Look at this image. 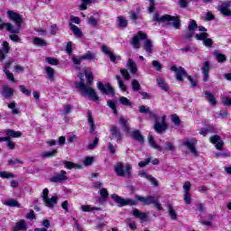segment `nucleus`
<instances>
[{"mask_svg":"<svg viewBox=\"0 0 231 231\" xmlns=\"http://www.w3.org/2000/svg\"><path fill=\"white\" fill-rule=\"evenodd\" d=\"M112 199L117 204V207L122 208L125 207L126 205H130L131 207L136 205L138 201L143 203V205L149 206V205H154L155 208L158 210H163V208L162 207V204L156 200V197L154 196H135V199H124L116 194L111 195Z\"/></svg>","mask_w":231,"mask_h":231,"instance_id":"nucleus-1","label":"nucleus"},{"mask_svg":"<svg viewBox=\"0 0 231 231\" xmlns=\"http://www.w3.org/2000/svg\"><path fill=\"white\" fill-rule=\"evenodd\" d=\"M78 77L79 78L80 82H76L75 87L77 89H79L81 91L82 97H89L91 100L94 102L98 101V95H97V91L93 89L92 88H89L86 86V79H84V73L79 72L78 74Z\"/></svg>","mask_w":231,"mask_h":231,"instance_id":"nucleus-2","label":"nucleus"},{"mask_svg":"<svg viewBox=\"0 0 231 231\" xmlns=\"http://www.w3.org/2000/svg\"><path fill=\"white\" fill-rule=\"evenodd\" d=\"M153 23H166V26H173L175 30L181 28V21L180 16H172L171 14H164L160 16V14L155 13L152 17Z\"/></svg>","mask_w":231,"mask_h":231,"instance_id":"nucleus-3","label":"nucleus"},{"mask_svg":"<svg viewBox=\"0 0 231 231\" xmlns=\"http://www.w3.org/2000/svg\"><path fill=\"white\" fill-rule=\"evenodd\" d=\"M171 71H174L176 79L179 82H183V77H186L188 80L191 84V88H196L198 86V79H194L188 73L187 70L183 67H178L176 65H172L171 68Z\"/></svg>","mask_w":231,"mask_h":231,"instance_id":"nucleus-4","label":"nucleus"},{"mask_svg":"<svg viewBox=\"0 0 231 231\" xmlns=\"http://www.w3.org/2000/svg\"><path fill=\"white\" fill-rule=\"evenodd\" d=\"M7 17L15 23V26L12 24L13 33H20L23 26V16L13 10H9L7 11Z\"/></svg>","mask_w":231,"mask_h":231,"instance_id":"nucleus-5","label":"nucleus"},{"mask_svg":"<svg viewBox=\"0 0 231 231\" xmlns=\"http://www.w3.org/2000/svg\"><path fill=\"white\" fill-rule=\"evenodd\" d=\"M148 115L150 116V120L154 121V130L156 133H163V131H167L168 125L167 122H165V119L167 118L166 116H162V121L161 124L156 113L150 111Z\"/></svg>","mask_w":231,"mask_h":231,"instance_id":"nucleus-6","label":"nucleus"},{"mask_svg":"<svg viewBox=\"0 0 231 231\" xmlns=\"http://www.w3.org/2000/svg\"><path fill=\"white\" fill-rule=\"evenodd\" d=\"M114 169H115V172L116 174V176H119L121 178L125 176V174L128 178H131V176H133V173L131 171H133V166H131V164L126 165L125 171L124 163L117 162Z\"/></svg>","mask_w":231,"mask_h":231,"instance_id":"nucleus-7","label":"nucleus"},{"mask_svg":"<svg viewBox=\"0 0 231 231\" xmlns=\"http://www.w3.org/2000/svg\"><path fill=\"white\" fill-rule=\"evenodd\" d=\"M68 172L64 170H61L59 172H54L53 176L49 178L50 183H64V181H68Z\"/></svg>","mask_w":231,"mask_h":231,"instance_id":"nucleus-8","label":"nucleus"},{"mask_svg":"<svg viewBox=\"0 0 231 231\" xmlns=\"http://www.w3.org/2000/svg\"><path fill=\"white\" fill-rule=\"evenodd\" d=\"M49 194L50 190L48 189H44L42 190L43 203L48 207V208H55V205L59 203V197H51V199H49Z\"/></svg>","mask_w":231,"mask_h":231,"instance_id":"nucleus-9","label":"nucleus"},{"mask_svg":"<svg viewBox=\"0 0 231 231\" xmlns=\"http://www.w3.org/2000/svg\"><path fill=\"white\" fill-rule=\"evenodd\" d=\"M109 131H110V140H116L117 143H120L122 140H124V135L122 134V132L120 131V128L115 125H109Z\"/></svg>","mask_w":231,"mask_h":231,"instance_id":"nucleus-10","label":"nucleus"},{"mask_svg":"<svg viewBox=\"0 0 231 231\" xmlns=\"http://www.w3.org/2000/svg\"><path fill=\"white\" fill-rule=\"evenodd\" d=\"M97 89L102 93V95H108L110 97H115V88L111 86V83H106L104 85L102 81L97 82Z\"/></svg>","mask_w":231,"mask_h":231,"instance_id":"nucleus-11","label":"nucleus"},{"mask_svg":"<svg viewBox=\"0 0 231 231\" xmlns=\"http://www.w3.org/2000/svg\"><path fill=\"white\" fill-rule=\"evenodd\" d=\"M196 143H198L196 139H187L183 142V145L189 149V152H191L195 158H198V156H199V152L196 148Z\"/></svg>","mask_w":231,"mask_h":231,"instance_id":"nucleus-12","label":"nucleus"},{"mask_svg":"<svg viewBox=\"0 0 231 231\" xmlns=\"http://www.w3.org/2000/svg\"><path fill=\"white\" fill-rule=\"evenodd\" d=\"M101 51H103V53L106 55L114 64H116L118 60H122V57L115 55V52H113V51L106 44L101 46Z\"/></svg>","mask_w":231,"mask_h":231,"instance_id":"nucleus-13","label":"nucleus"},{"mask_svg":"<svg viewBox=\"0 0 231 231\" xmlns=\"http://www.w3.org/2000/svg\"><path fill=\"white\" fill-rule=\"evenodd\" d=\"M195 39H197V41H202V42H203L204 46H206V48H212V44H214V42L212 41V39L208 38V32H202L200 34H196Z\"/></svg>","mask_w":231,"mask_h":231,"instance_id":"nucleus-14","label":"nucleus"},{"mask_svg":"<svg viewBox=\"0 0 231 231\" xmlns=\"http://www.w3.org/2000/svg\"><path fill=\"white\" fill-rule=\"evenodd\" d=\"M140 39L142 41H144L145 39H147V34L144 32H139L137 35L133 37L131 42L134 48H135L136 50H139L140 48Z\"/></svg>","mask_w":231,"mask_h":231,"instance_id":"nucleus-15","label":"nucleus"},{"mask_svg":"<svg viewBox=\"0 0 231 231\" xmlns=\"http://www.w3.org/2000/svg\"><path fill=\"white\" fill-rule=\"evenodd\" d=\"M209 142L215 145V147H216V149H217V151H223V145H225V142H223V140H221V136L212 135L209 138Z\"/></svg>","mask_w":231,"mask_h":231,"instance_id":"nucleus-16","label":"nucleus"},{"mask_svg":"<svg viewBox=\"0 0 231 231\" xmlns=\"http://www.w3.org/2000/svg\"><path fill=\"white\" fill-rule=\"evenodd\" d=\"M10 52V44L7 42H3L2 50H0V62H3Z\"/></svg>","mask_w":231,"mask_h":231,"instance_id":"nucleus-17","label":"nucleus"},{"mask_svg":"<svg viewBox=\"0 0 231 231\" xmlns=\"http://www.w3.org/2000/svg\"><path fill=\"white\" fill-rule=\"evenodd\" d=\"M202 75H203V81H208V73L210 72V61L207 60L202 65Z\"/></svg>","mask_w":231,"mask_h":231,"instance_id":"nucleus-18","label":"nucleus"},{"mask_svg":"<svg viewBox=\"0 0 231 231\" xmlns=\"http://www.w3.org/2000/svg\"><path fill=\"white\" fill-rule=\"evenodd\" d=\"M126 68H128L132 75H136V73H138V67H136V62H134V60L132 59H129L126 62Z\"/></svg>","mask_w":231,"mask_h":231,"instance_id":"nucleus-19","label":"nucleus"},{"mask_svg":"<svg viewBox=\"0 0 231 231\" xmlns=\"http://www.w3.org/2000/svg\"><path fill=\"white\" fill-rule=\"evenodd\" d=\"M139 176H141V178H145L146 180H148V181H151L153 187H158V180H156V179H154V177H152V175L147 174V172L140 171Z\"/></svg>","mask_w":231,"mask_h":231,"instance_id":"nucleus-20","label":"nucleus"},{"mask_svg":"<svg viewBox=\"0 0 231 231\" xmlns=\"http://www.w3.org/2000/svg\"><path fill=\"white\" fill-rule=\"evenodd\" d=\"M1 93L2 96L5 98H12L14 97V88L8 86H4Z\"/></svg>","mask_w":231,"mask_h":231,"instance_id":"nucleus-21","label":"nucleus"},{"mask_svg":"<svg viewBox=\"0 0 231 231\" xmlns=\"http://www.w3.org/2000/svg\"><path fill=\"white\" fill-rule=\"evenodd\" d=\"M81 59H83V60H89L90 62H95V60H98V59L97 58V53L91 52L89 51L87 53L83 54L81 56Z\"/></svg>","mask_w":231,"mask_h":231,"instance_id":"nucleus-22","label":"nucleus"},{"mask_svg":"<svg viewBox=\"0 0 231 231\" xmlns=\"http://www.w3.org/2000/svg\"><path fill=\"white\" fill-rule=\"evenodd\" d=\"M148 142L152 149H156L159 152H163V148L156 143V141H154V137H152V134L148 135Z\"/></svg>","mask_w":231,"mask_h":231,"instance_id":"nucleus-23","label":"nucleus"},{"mask_svg":"<svg viewBox=\"0 0 231 231\" xmlns=\"http://www.w3.org/2000/svg\"><path fill=\"white\" fill-rule=\"evenodd\" d=\"M5 134H6V138H9L10 140V138H21L23 134L19 131L7 129L5 130Z\"/></svg>","mask_w":231,"mask_h":231,"instance_id":"nucleus-24","label":"nucleus"},{"mask_svg":"<svg viewBox=\"0 0 231 231\" xmlns=\"http://www.w3.org/2000/svg\"><path fill=\"white\" fill-rule=\"evenodd\" d=\"M131 136L134 140L139 142L140 143H143L145 142L143 135H142V133H140V130L133 131Z\"/></svg>","mask_w":231,"mask_h":231,"instance_id":"nucleus-25","label":"nucleus"},{"mask_svg":"<svg viewBox=\"0 0 231 231\" xmlns=\"http://www.w3.org/2000/svg\"><path fill=\"white\" fill-rule=\"evenodd\" d=\"M167 208H168V214H169L171 219H172V221H177L178 220V213L176 212V209H174V207H172L171 204H168Z\"/></svg>","mask_w":231,"mask_h":231,"instance_id":"nucleus-26","label":"nucleus"},{"mask_svg":"<svg viewBox=\"0 0 231 231\" xmlns=\"http://www.w3.org/2000/svg\"><path fill=\"white\" fill-rule=\"evenodd\" d=\"M133 216L135 217L137 219H141V221H147V215L138 210V208L133 209Z\"/></svg>","mask_w":231,"mask_h":231,"instance_id":"nucleus-27","label":"nucleus"},{"mask_svg":"<svg viewBox=\"0 0 231 231\" xmlns=\"http://www.w3.org/2000/svg\"><path fill=\"white\" fill-rule=\"evenodd\" d=\"M87 115L88 122L90 125L89 133H95V120L93 119V114L90 112V110H88Z\"/></svg>","mask_w":231,"mask_h":231,"instance_id":"nucleus-28","label":"nucleus"},{"mask_svg":"<svg viewBox=\"0 0 231 231\" xmlns=\"http://www.w3.org/2000/svg\"><path fill=\"white\" fill-rule=\"evenodd\" d=\"M204 95L206 97V100H208V102L211 105V106H217V101L216 100V97H214V94L208 92V91H205Z\"/></svg>","mask_w":231,"mask_h":231,"instance_id":"nucleus-29","label":"nucleus"},{"mask_svg":"<svg viewBox=\"0 0 231 231\" xmlns=\"http://www.w3.org/2000/svg\"><path fill=\"white\" fill-rule=\"evenodd\" d=\"M119 104H121L122 106H125V107H130V108L134 107V104L125 97H119Z\"/></svg>","mask_w":231,"mask_h":231,"instance_id":"nucleus-30","label":"nucleus"},{"mask_svg":"<svg viewBox=\"0 0 231 231\" xmlns=\"http://www.w3.org/2000/svg\"><path fill=\"white\" fill-rule=\"evenodd\" d=\"M69 26L71 32H73L74 35H76V37H79V39L82 38V31H80L79 26L73 24L72 23H69Z\"/></svg>","mask_w":231,"mask_h":231,"instance_id":"nucleus-31","label":"nucleus"},{"mask_svg":"<svg viewBox=\"0 0 231 231\" xmlns=\"http://www.w3.org/2000/svg\"><path fill=\"white\" fill-rule=\"evenodd\" d=\"M69 26L71 32H73L74 35H76V37H79V39L82 38V31H80L79 26L73 24L72 23H69Z\"/></svg>","mask_w":231,"mask_h":231,"instance_id":"nucleus-32","label":"nucleus"},{"mask_svg":"<svg viewBox=\"0 0 231 231\" xmlns=\"http://www.w3.org/2000/svg\"><path fill=\"white\" fill-rule=\"evenodd\" d=\"M98 23H100V17L90 16L88 18V24L92 26V28H97Z\"/></svg>","mask_w":231,"mask_h":231,"instance_id":"nucleus-33","label":"nucleus"},{"mask_svg":"<svg viewBox=\"0 0 231 231\" xmlns=\"http://www.w3.org/2000/svg\"><path fill=\"white\" fill-rule=\"evenodd\" d=\"M4 205H5L6 207H17V208H22V206H21V204H19V201L14 199L5 200L4 202Z\"/></svg>","mask_w":231,"mask_h":231,"instance_id":"nucleus-34","label":"nucleus"},{"mask_svg":"<svg viewBox=\"0 0 231 231\" xmlns=\"http://www.w3.org/2000/svg\"><path fill=\"white\" fill-rule=\"evenodd\" d=\"M45 71L47 74V79H49V80H51V81L55 80V69H53V68L46 67Z\"/></svg>","mask_w":231,"mask_h":231,"instance_id":"nucleus-35","label":"nucleus"},{"mask_svg":"<svg viewBox=\"0 0 231 231\" xmlns=\"http://www.w3.org/2000/svg\"><path fill=\"white\" fill-rule=\"evenodd\" d=\"M119 124L122 125L123 131H125V133L131 132V128L129 127V125H127V121H125L124 117L119 118Z\"/></svg>","mask_w":231,"mask_h":231,"instance_id":"nucleus-36","label":"nucleus"},{"mask_svg":"<svg viewBox=\"0 0 231 231\" xmlns=\"http://www.w3.org/2000/svg\"><path fill=\"white\" fill-rule=\"evenodd\" d=\"M214 56L216 57L217 62L223 63L226 61V56L217 51H214Z\"/></svg>","mask_w":231,"mask_h":231,"instance_id":"nucleus-37","label":"nucleus"},{"mask_svg":"<svg viewBox=\"0 0 231 231\" xmlns=\"http://www.w3.org/2000/svg\"><path fill=\"white\" fill-rule=\"evenodd\" d=\"M143 48L147 53H152V41L145 39Z\"/></svg>","mask_w":231,"mask_h":231,"instance_id":"nucleus-38","label":"nucleus"},{"mask_svg":"<svg viewBox=\"0 0 231 231\" xmlns=\"http://www.w3.org/2000/svg\"><path fill=\"white\" fill-rule=\"evenodd\" d=\"M32 42L35 46H48V42H46V41H44L42 38L39 37H34Z\"/></svg>","mask_w":231,"mask_h":231,"instance_id":"nucleus-39","label":"nucleus"},{"mask_svg":"<svg viewBox=\"0 0 231 231\" xmlns=\"http://www.w3.org/2000/svg\"><path fill=\"white\" fill-rule=\"evenodd\" d=\"M26 221L21 220L16 224V226L14 228V231H21V230H26Z\"/></svg>","mask_w":231,"mask_h":231,"instance_id":"nucleus-40","label":"nucleus"},{"mask_svg":"<svg viewBox=\"0 0 231 231\" xmlns=\"http://www.w3.org/2000/svg\"><path fill=\"white\" fill-rule=\"evenodd\" d=\"M117 26H119V28H127V20L125 19V17L117 16Z\"/></svg>","mask_w":231,"mask_h":231,"instance_id":"nucleus-41","label":"nucleus"},{"mask_svg":"<svg viewBox=\"0 0 231 231\" xmlns=\"http://www.w3.org/2000/svg\"><path fill=\"white\" fill-rule=\"evenodd\" d=\"M7 107H9V109H12L13 115H19V108H17V104H15V102L13 101L7 103Z\"/></svg>","mask_w":231,"mask_h":231,"instance_id":"nucleus-42","label":"nucleus"},{"mask_svg":"<svg viewBox=\"0 0 231 231\" xmlns=\"http://www.w3.org/2000/svg\"><path fill=\"white\" fill-rule=\"evenodd\" d=\"M80 210H82V212H93V210H100V208H91L89 205H82Z\"/></svg>","mask_w":231,"mask_h":231,"instance_id":"nucleus-43","label":"nucleus"},{"mask_svg":"<svg viewBox=\"0 0 231 231\" xmlns=\"http://www.w3.org/2000/svg\"><path fill=\"white\" fill-rule=\"evenodd\" d=\"M223 106H226V107H231V98L229 96H223L220 98Z\"/></svg>","mask_w":231,"mask_h":231,"instance_id":"nucleus-44","label":"nucleus"},{"mask_svg":"<svg viewBox=\"0 0 231 231\" xmlns=\"http://www.w3.org/2000/svg\"><path fill=\"white\" fill-rule=\"evenodd\" d=\"M217 10L218 12H220V14L224 15V17H231V11H230V9L217 7Z\"/></svg>","mask_w":231,"mask_h":231,"instance_id":"nucleus-45","label":"nucleus"},{"mask_svg":"<svg viewBox=\"0 0 231 231\" xmlns=\"http://www.w3.org/2000/svg\"><path fill=\"white\" fill-rule=\"evenodd\" d=\"M5 28L10 33H14V29H12V23H4L0 24V31L5 30Z\"/></svg>","mask_w":231,"mask_h":231,"instance_id":"nucleus-46","label":"nucleus"},{"mask_svg":"<svg viewBox=\"0 0 231 231\" xmlns=\"http://www.w3.org/2000/svg\"><path fill=\"white\" fill-rule=\"evenodd\" d=\"M63 165L65 169H69V170L76 169V167L79 168V164H75V162H71L69 161H64Z\"/></svg>","mask_w":231,"mask_h":231,"instance_id":"nucleus-47","label":"nucleus"},{"mask_svg":"<svg viewBox=\"0 0 231 231\" xmlns=\"http://www.w3.org/2000/svg\"><path fill=\"white\" fill-rule=\"evenodd\" d=\"M108 107H110V109H112V111L114 112V115H117V111H116V103L115 102V100H107L106 102Z\"/></svg>","mask_w":231,"mask_h":231,"instance_id":"nucleus-48","label":"nucleus"},{"mask_svg":"<svg viewBox=\"0 0 231 231\" xmlns=\"http://www.w3.org/2000/svg\"><path fill=\"white\" fill-rule=\"evenodd\" d=\"M157 85L159 88H162L163 91H169V86H167V83L163 81L162 79H157Z\"/></svg>","mask_w":231,"mask_h":231,"instance_id":"nucleus-49","label":"nucleus"},{"mask_svg":"<svg viewBox=\"0 0 231 231\" xmlns=\"http://www.w3.org/2000/svg\"><path fill=\"white\" fill-rule=\"evenodd\" d=\"M95 0H82L79 10H88V5H91Z\"/></svg>","mask_w":231,"mask_h":231,"instance_id":"nucleus-50","label":"nucleus"},{"mask_svg":"<svg viewBox=\"0 0 231 231\" xmlns=\"http://www.w3.org/2000/svg\"><path fill=\"white\" fill-rule=\"evenodd\" d=\"M120 73L125 80H131V74L126 69H121Z\"/></svg>","mask_w":231,"mask_h":231,"instance_id":"nucleus-51","label":"nucleus"},{"mask_svg":"<svg viewBox=\"0 0 231 231\" xmlns=\"http://www.w3.org/2000/svg\"><path fill=\"white\" fill-rule=\"evenodd\" d=\"M180 51H182V53H189V51L190 53H196V51H198V49L190 46H186L184 48H181Z\"/></svg>","mask_w":231,"mask_h":231,"instance_id":"nucleus-52","label":"nucleus"},{"mask_svg":"<svg viewBox=\"0 0 231 231\" xmlns=\"http://www.w3.org/2000/svg\"><path fill=\"white\" fill-rule=\"evenodd\" d=\"M19 89H20L21 93L25 95V97H30L32 95V90L26 88V87L24 85H20Z\"/></svg>","mask_w":231,"mask_h":231,"instance_id":"nucleus-53","label":"nucleus"},{"mask_svg":"<svg viewBox=\"0 0 231 231\" xmlns=\"http://www.w3.org/2000/svg\"><path fill=\"white\" fill-rule=\"evenodd\" d=\"M132 89L133 91H140V89H142V87L140 86V82H138V80L134 79L132 81Z\"/></svg>","mask_w":231,"mask_h":231,"instance_id":"nucleus-54","label":"nucleus"},{"mask_svg":"<svg viewBox=\"0 0 231 231\" xmlns=\"http://www.w3.org/2000/svg\"><path fill=\"white\" fill-rule=\"evenodd\" d=\"M0 178L3 180H10V178H14V175L6 171H0Z\"/></svg>","mask_w":231,"mask_h":231,"instance_id":"nucleus-55","label":"nucleus"},{"mask_svg":"<svg viewBox=\"0 0 231 231\" xmlns=\"http://www.w3.org/2000/svg\"><path fill=\"white\" fill-rule=\"evenodd\" d=\"M45 60L48 64H51V66H57V64H59V60L56 58L47 57Z\"/></svg>","mask_w":231,"mask_h":231,"instance_id":"nucleus-56","label":"nucleus"},{"mask_svg":"<svg viewBox=\"0 0 231 231\" xmlns=\"http://www.w3.org/2000/svg\"><path fill=\"white\" fill-rule=\"evenodd\" d=\"M152 66L156 69V71H162V69L163 68V65H162L158 60H152Z\"/></svg>","mask_w":231,"mask_h":231,"instance_id":"nucleus-57","label":"nucleus"},{"mask_svg":"<svg viewBox=\"0 0 231 231\" xmlns=\"http://www.w3.org/2000/svg\"><path fill=\"white\" fill-rule=\"evenodd\" d=\"M97 145H98V137H95L93 143H90L87 149H88V151H93Z\"/></svg>","mask_w":231,"mask_h":231,"instance_id":"nucleus-58","label":"nucleus"},{"mask_svg":"<svg viewBox=\"0 0 231 231\" xmlns=\"http://www.w3.org/2000/svg\"><path fill=\"white\" fill-rule=\"evenodd\" d=\"M87 82L88 86H93V73L92 72H86L85 73Z\"/></svg>","mask_w":231,"mask_h":231,"instance_id":"nucleus-59","label":"nucleus"},{"mask_svg":"<svg viewBox=\"0 0 231 231\" xmlns=\"http://www.w3.org/2000/svg\"><path fill=\"white\" fill-rule=\"evenodd\" d=\"M231 1H221L217 8H230Z\"/></svg>","mask_w":231,"mask_h":231,"instance_id":"nucleus-60","label":"nucleus"},{"mask_svg":"<svg viewBox=\"0 0 231 231\" xmlns=\"http://www.w3.org/2000/svg\"><path fill=\"white\" fill-rule=\"evenodd\" d=\"M57 152H58L57 149H54L51 152H45L42 154V158H51V156H55V154H57Z\"/></svg>","mask_w":231,"mask_h":231,"instance_id":"nucleus-61","label":"nucleus"},{"mask_svg":"<svg viewBox=\"0 0 231 231\" xmlns=\"http://www.w3.org/2000/svg\"><path fill=\"white\" fill-rule=\"evenodd\" d=\"M8 165H23V161L19 160V159H10L7 162Z\"/></svg>","mask_w":231,"mask_h":231,"instance_id":"nucleus-62","label":"nucleus"},{"mask_svg":"<svg viewBox=\"0 0 231 231\" xmlns=\"http://www.w3.org/2000/svg\"><path fill=\"white\" fill-rule=\"evenodd\" d=\"M188 29H189L190 32H194V30H197V29H198V23H196V20H192V21L189 23Z\"/></svg>","mask_w":231,"mask_h":231,"instance_id":"nucleus-63","label":"nucleus"},{"mask_svg":"<svg viewBox=\"0 0 231 231\" xmlns=\"http://www.w3.org/2000/svg\"><path fill=\"white\" fill-rule=\"evenodd\" d=\"M4 73H5V77L8 79V80H11V82H15V79L14 78V74L11 73L8 69H4Z\"/></svg>","mask_w":231,"mask_h":231,"instance_id":"nucleus-64","label":"nucleus"}]
</instances>
